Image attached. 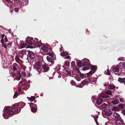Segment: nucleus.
Returning a JSON list of instances; mask_svg holds the SVG:
<instances>
[{
	"label": "nucleus",
	"instance_id": "09e8293b",
	"mask_svg": "<svg viewBox=\"0 0 125 125\" xmlns=\"http://www.w3.org/2000/svg\"><path fill=\"white\" fill-rule=\"evenodd\" d=\"M2 47H4L5 48H7V45L6 43H5L4 44H2Z\"/></svg>",
	"mask_w": 125,
	"mask_h": 125
},
{
	"label": "nucleus",
	"instance_id": "423d86ee",
	"mask_svg": "<svg viewBox=\"0 0 125 125\" xmlns=\"http://www.w3.org/2000/svg\"><path fill=\"white\" fill-rule=\"evenodd\" d=\"M15 72L16 73L15 78L17 80H20L21 77V75L20 73V71H19Z\"/></svg>",
	"mask_w": 125,
	"mask_h": 125
},
{
	"label": "nucleus",
	"instance_id": "6e6d98bb",
	"mask_svg": "<svg viewBox=\"0 0 125 125\" xmlns=\"http://www.w3.org/2000/svg\"><path fill=\"white\" fill-rule=\"evenodd\" d=\"M1 42L2 43V44H4V41L3 39H1Z\"/></svg>",
	"mask_w": 125,
	"mask_h": 125
},
{
	"label": "nucleus",
	"instance_id": "6ab92c4d",
	"mask_svg": "<svg viewBox=\"0 0 125 125\" xmlns=\"http://www.w3.org/2000/svg\"><path fill=\"white\" fill-rule=\"evenodd\" d=\"M31 101L32 102L35 99V96H31V97H27V98Z\"/></svg>",
	"mask_w": 125,
	"mask_h": 125
},
{
	"label": "nucleus",
	"instance_id": "39448f33",
	"mask_svg": "<svg viewBox=\"0 0 125 125\" xmlns=\"http://www.w3.org/2000/svg\"><path fill=\"white\" fill-rule=\"evenodd\" d=\"M42 66V63L39 62H36L33 65V67L36 69L39 70L40 69Z\"/></svg>",
	"mask_w": 125,
	"mask_h": 125
},
{
	"label": "nucleus",
	"instance_id": "f8f14e48",
	"mask_svg": "<svg viewBox=\"0 0 125 125\" xmlns=\"http://www.w3.org/2000/svg\"><path fill=\"white\" fill-rule=\"evenodd\" d=\"M90 65V62L89 60H87L84 62L82 64V66H89Z\"/></svg>",
	"mask_w": 125,
	"mask_h": 125
},
{
	"label": "nucleus",
	"instance_id": "cd10ccee",
	"mask_svg": "<svg viewBox=\"0 0 125 125\" xmlns=\"http://www.w3.org/2000/svg\"><path fill=\"white\" fill-rule=\"evenodd\" d=\"M82 64V63L81 62L78 61L77 62V65L79 67H81V65Z\"/></svg>",
	"mask_w": 125,
	"mask_h": 125
},
{
	"label": "nucleus",
	"instance_id": "f3484780",
	"mask_svg": "<svg viewBox=\"0 0 125 125\" xmlns=\"http://www.w3.org/2000/svg\"><path fill=\"white\" fill-rule=\"evenodd\" d=\"M101 96L103 98H107L110 97V95L105 94H103L101 95Z\"/></svg>",
	"mask_w": 125,
	"mask_h": 125
},
{
	"label": "nucleus",
	"instance_id": "412c9836",
	"mask_svg": "<svg viewBox=\"0 0 125 125\" xmlns=\"http://www.w3.org/2000/svg\"><path fill=\"white\" fill-rule=\"evenodd\" d=\"M107 105V104L105 103H104L101 105V107L102 109H104L106 108Z\"/></svg>",
	"mask_w": 125,
	"mask_h": 125
},
{
	"label": "nucleus",
	"instance_id": "6e6552de",
	"mask_svg": "<svg viewBox=\"0 0 125 125\" xmlns=\"http://www.w3.org/2000/svg\"><path fill=\"white\" fill-rule=\"evenodd\" d=\"M124 124L123 120L121 118L116 121V125H123Z\"/></svg>",
	"mask_w": 125,
	"mask_h": 125
},
{
	"label": "nucleus",
	"instance_id": "0eeeda50",
	"mask_svg": "<svg viewBox=\"0 0 125 125\" xmlns=\"http://www.w3.org/2000/svg\"><path fill=\"white\" fill-rule=\"evenodd\" d=\"M15 104L16 105V107L20 108L21 109V108H23L25 106V104L23 102H21Z\"/></svg>",
	"mask_w": 125,
	"mask_h": 125
},
{
	"label": "nucleus",
	"instance_id": "de8ad7c7",
	"mask_svg": "<svg viewBox=\"0 0 125 125\" xmlns=\"http://www.w3.org/2000/svg\"><path fill=\"white\" fill-rule=\"evenodd\" d=\"M71 64L72 66H74L75 64V62L74 61H73L71 62Z\"/></svg>",
	"mask_w": 125,
	"mask_h": 125
},
{
	"label": "nucleus",
	"instance_id": "7ed1b4c3",
	"mask_svg": "<svg viewBox=\"0 0 125 125\" xmlns=\"http://www.w3.org/2000/svg\"><path fill=\"white\" fill-rule=\"evenodd\" d=\"M27 52H28L27 56L31 59V62L33 63L34 62H35L36 61L35 57V54L29 50H27Z\"/></svg>",
	"mask_w": 125,
	"mask_h": 125
},
{
	"label": "nucleus",
	"instance_id": "f704fd0d",
	"mask_svg": "<svg viewBox=\"0 0 125 125\" xmlns=\"http://www.w3.org/2000/svg\"><path fill=\"white\" fill-rule=\"evenodd\" d=\"M26 50H22L20 52V53H21L22 55L24 54L25 51Z\"/></svg>",
	"mask_w": 125,
	"mask_h": 125
},
{
	"label": "nucleus",
	"instance_id": "2f4dec72",
	"mask_svg": "<svg viewBox=\"0 0 125 125\" xmlns=\"http://www.w3.org/2000/svg\"><path fill=\"white\" fill-rule=\"evenodd\" d=\"M21 74L22 76L24 77H25L26 76V73L24 71H22L21 72Z\"/></svg>",
	"mask_w": 125,
	"mask_h": 125
},
{
	"label": "nucleus",
	"instance_id": "603ef678",
	"mask_svg": "<svg viewBox=\"0 0 125 125\" xmlns=\"http://www.w3.org/2000/svg\"><path fill=\"white\" fill-rule=\"evenodd\" d=\"M114 110H117L119 109V108L117 107H113Z\"/></svg>",
	"mask_w": 125,
	"mask_h": 125
},
{
	"label": "nucleus",
	"instance_id": "4468645a",
	"mask_svg": "<svg viewBox=\"0 0 125 125\" xmlns=\"http://www.w3.org/2000/svg\"><path fill=\"white\" fill-rule=\"evenodd\" d=\"M46 58L47 61L49 62H51L52 63H53L54 62L53 59L52 57H50L49 56H47Z\"/></svg>",
	"mask_w": 125,
	"mask_h": 125
},
{
	"label": "nucleus",
	"instance_id": "13d9d810",
	"mask_svg": "<svg viewBox=\"0 0 125 125\" xmlns=\"http://www.w3.org/2000/svg\"><path fill=\"white\" fill-rule=\"evenodd\" d=\"M4 39L6 41V42H8V40L7 39V38L6 36H5Z\"/></svg>",
	"mask_w": 125,
	"mask_h": 125
},
{
	"label": "nucleus",
	"instance_id": "37998d69",
	"mask_svg": "<svg viewBox=\"0 0 125 125\" xmlns=\"http://www.w3.org/2000/svg\"><path fill=\"white\" fill-rule=\"evenodd\" d=\"M17 95L18 93L17 92H16L14 95V96L13 97V98H15L17 97Z\"/></svg>",
	"mask_w": 125,
	"mask_h": 125
},
{
	"label": "nucleus",
	"instance_id": "338daca9",
	"mask_svg": "<svg viewBox=\"0 0 125 125\" xmlns=\"http://www.w3.org/2000/svg\"><path fill=\"white\" fill-rule=\"evenodd\" d=\"M60 52H61L62 51V48H60Z\"/></svg>",
	"mask_w": 125,
	"mask_h": 125
},
{
	"label": "nucleus",
	"instance_id": "ddd939ff",
	"mask_svg": "<svg viewBox=\"0 0 125 125\" xmlns=\"http://www.w3.org/2000/svg\"><path fill=\"white\" fill-rule=\"evenodd\" d=\"M111 102L113 104H117L119 103V101L115 98L113 99L112 100H111Z\"/></svg>",
	"mask_w": 125,
	"mask_h": 125
},
{
	"label": "nucleus",
	"instance_id": "aec40b11",
	"mask_svg": "<svg viewBox=\"0 0 125 125\" xmlns=\"http://www.w3.org/2000/svg\"><path fill=\"white\" fill-rule=\"evenodd\" d=\"M46 54L52 57L54 56V54L53 52L52 51V50L50 52H48Z\"/></svg>",
	"mask_w": 125,
	"mask_h": 125
},
{
	"label": "nucleus",
	"instance_id": "4d7b16f0",
	"mask_svg": "<svg viewBox=\"0 0 125 125\" xmlns=\"http://www.w3.org/2000/svg\"><path fill=\"white\" fill-rule=\"evenodd\" d=\"M19 10V9L18 8H15L14 9V11L16 12H18Z\"/></svg>",
	"mask_w": 125,
	"mask_h": 125
},
{
	"label": "nucleus",
	"instance_id": "f03ea898",
	"mask_svg": "<svg viewBox=\"0 0 125 125\" xmlns=\"http://www.w3.org/2000/svg\"><path fill=\"white\" fill-rule=\"evenodd\" d=\"M16 104H15L13 105L12 108L13 109H14V112H13L10 109H8L7 108H6L5 110L7 111V113L8 114L10 115H14V114H17L19 113L21 109L19 108L16 107Z\"/></svg>",
	"mask_w": 125,
	"mask_h": 125
},
{
	"label": "nucleus",
	"instance_id": "4c0bfd02",
	"mask_svg": "<svg viewBox=\"0 0 125 125\" xmlns=\"http://www.w3.org/2000/svg\"><path fill=\"white\" fill-rule=\"evenodd\" d=\"M71 84L73 85L76 86V84L73 81H71Z\"/></svg>",
	"mask_w": 125,
	"mask_h": 125
},
{
	"label": "nucleus",
	"instance_id": "bf43d9fd",
	"mask_svg": "<svg viewBox=\"0 0 125 125\" xmlns=\"http://www.w3.org/2000/svg\"><path fill=\"white\" fill-rule=\"evenodd\" d=\"M122 113L125 116V109L123 110L122 111Z\"/></svg>",
	"mask_w": 125,
	"mask_h": 125
},
{
	"label": "nucleus",
	"instance_id": "c85d7f7f",
	"mask_svg": "<svg viewBox=\"0 0 125 125\" xmlns=\"http://www.w3.org/2000/svg\"><path fill=\"white\" fill-rule=\"evenodd\" d=\"M90 68V66H85L83 68V71H85L88 70Z\"/></svg>",
	"mask_w": 125,
	"mask_h": 125
},
{
	"label": "nucleus",
	"instance_id": "864d4df0",
	"mask_svg": "<svg viewBox=\"0 0 125 125\" xmlns=\"http://www.w3.org/2000/svg\"><path fill=\"white\" fill-rule=\"evenodd\" d=\"M70 58V56L69 55H68L67 56H66L65 57V58L66 59H69Z\"/></svg>",
	"mask_w": 125,
	"mask_h": 125
},
{
	"label": "nucleus",
	"instance_id": "79ce46f5",
	"mask_svg": "<svg viewBox=\"0 0 125 125\" xmlns=\"http://www.w3.org/2000/svg\"><path fill=\"white\" fill-rule=\"evenodd\" d=\"M30 105L31 107H34V105H36V104H34L32 103H31L30 104Z\"/></svg>",
	"mask_w": 125,
	"mask_h": 125
},
{
	"label": "nucleus",
	"instance_id": "a18cd8bd",
	"mask_svg": "<svg viewBox=\"0 0 125 125\" xmlns=\"http://www.w3.org/2000/svg\"><path fill=\"white\" fill-rule=\"evenodd\" d=\"M16 75V73H13L12 75V76L13 77V78H15V77Z\"/></svg>",
	"mask_w": 125,
	"mask_h": 125
},
{
	"label": "nucleus",
	"instance_id": "a878e982",
	"mask_svg": "<svg viewBox=\"0 0 125 125\" xmlns=\"http://www.w3.org/2000/svg\"><path fill=\"white\" fill-rule=\"evenodd\" d=\"M105 93L106 94L109 95L110 96L112 95V93L111 91L109 90H108L105 92Z\"/></svg>",
	"mask_w": 125,
	"mask_h": 125
},
{
	"label": "nucleus",
	"instance_id": "7c9ffc66",
	"mask_svg": "<svg viewBox=\"0 0 125 125\" xmlns=\"http://www.w3.org/2000/svg\"><path fill=\"white\" fill-rule=\"evenodd\" d=\"M118 106L119 107L121 108H124L125 107L124 105L122 104H119L118 105Z\"/></svg>",
	"mask_w": 125,
	"mask_h": 125
},
{
	"label": "nucleus",
	"instance_id": "49530a36",
	"mask_svg": "<svg viewBox=\"0 0 125 125\" xmlns=\"http://www.w3.org/2000/svg\"><path fill=\"white\" fill-rule=\"evenodd\" d=\"M92 100L93 101L95 100H96V98L94 96H92Z\"/></svg>",
	"mask_w": 125,
	"mask_h": 125
},
{
	"label": "nucleus",
	"instance_id": "a19ab883",
	"mask_svg": "<svg viewBox=\"0 0 125 125\" xmlns=\"http://www.w3.org/2000/svg\"><path fill=\"white\" fill-rule=\"evenodd\" d=\"M6 44L7 47H10L11 46V43H7Z\"/></svg>",
	"mask_w": 125,
	"mask_h": 125
},
{
	"label": "nucleus",
	"instance_id": "e433bc0d",
	"mask_svg": "<svg viewBox=\"0 0 125 125\" xmlns=\"http://www.w3.org/2000/svg\"><path fill=\"white\" fill-rule=\"evenodd\" d=\"M25 81L24 80V79H23V81H20V83H21L22 85H24L25 84Z\"/></svg>",
	"mask_w": 125,
	"mask_h": 125
},
{
	"label": "nucleus",
	"instance_id": "f257e3e1",
	"mask_svg": "<svg viewBox=\"0 0 125 125\" xmlns=\"http://www.w3.org/2000/svg\"><path fill=\"white\" fill-rule=\"evenodd\" d=\"M27 40L26 43H23L21 46V48L24 47L27 44L28 45L26 47V49H32L35 48L37 45L38 47H40L42 45V43H41L40 40V42H37L33 40L29 37H27Z\"/></svg>",
	"mask_w": 125,
	"mask_h": 125
},
{
	"label": "nucleus",
	"instance_id": "1a4fd4ad",
	"mask_svg": "<svg viewBox=\"0 0 125 125\" xmlns=\"http://www.w3.org/2000/svg\"><path fill=\"white\" fill-rule=\"evenodd\" d=\"M104 114L107 116H109L112 114L111 110L108 109H105L104 110Z\"/></svg>",
	"mask_w": 125,
	"mask_h": 125
},
{
	"label": "nucleus",
	"instance_id": "680f3d73",
	"mask_svg": "<svg viewBox=\"0 0 125 125\" xmlns=\"http://www.w3.org/2000/svg\"><path fill=\"white\" fill-rule=\"evenodd\" d=\"M5 35L4 34H3L1 35V37L2 38L1 39H3V38L5 36Z\"/></svg>",
	"mask_w": 125,
	"mask_h": 125
},
{
	"label": "nucleus",
	"instance_id": "e2e57ef3",
	"mask_svg": "<svg viewBox=\"0 0 125 125\" xmlns=\"http://www.w3.org/2000/svg\"><path fill=\"white\" fill-rule=\"evenodd\" d=\"M21 90V88H19L18 89V91L19 92H20Z\"/></svg>",
	"mask_w": 125,
	"mask_h": 125
},
{
	"label": "nucleus",
	"instance_id": "c9c22d12",
	"mask_svg": "<svg viewBox=\"0 0 125 125\" xmlns=\"http://www.w3.org/2000/svg\"><path fill=\"white\" fill-rule=\"evenodd\" d=\"M65 65L66 66H69V61H66L65 62Z\"/></svg>",
	"mask_w": 125,
	"mask_h": 125
},
{
	"label": "nucleus",
	"instance_id": "c03bdc74",
	"mask_svg": "<svg viewBox=\"0 0 125 125\" xmlns=\"http://www.w3.org/2000/svg\"><path fill=\"white\" fill-rule=\"evenodd\" d=\"M13 69L14 71H17V69L16 67L15 66H14L13 67Z\"/></svg>",
	"mask_w": 125,
	"mask_h": 125
},
{
	"label": "nucleus",
	"instance_id": "bb28decb",
	"mask_svg": "<svg viewBox=\"0 0 125 125\" xmlns=\"http://www.w3.org/2000/svg\"><path fill=\"white\" fill-rule=\"evenodd\" d=\"M15 60L16 62L19 63V61L20 58L19 57L17 56V55H16L15 58Z\"/></svg>",
	"mask_w": 125,
	"mask_h": 125
},
{
	"label": "nucleus",
	"instance_id": "dca6fc26",
	"mask_svg": "<svg viewBox=\"0 0 125 125\" xmlns=\"http://www.w3.org/2000/svg\"><path fill=\"white\" fill-rule=\"evenodd\" d=\"M113 70L115 72H119V67L118 66H116L113 67Z\"/></svg>",
	"mask_w": 125,
	"mask_h": 125
},
{
	"label": "nucleus",
	"instance_id": "69168bd1",
	"mask_svg": "<svg viewBox=\"0 0 125 125\" xmlns=\"http://www.w3.org/2000/svg\"><path fill=\"white\" fill-rule=\"evenodd\" d=\"M115 74L116 75H120V74H119V73H115Z\"/></svg>",
	"mask_w": 125,
	"mask_h": 125
},
{
	"label": "nucleus",
	"instance_id": "72a5a7b5",
	"mask_svg": "<svg viewBox=\"0 0 125 125\" xmlns=\"http://www.w3.org/2000/svg\"><path fill=\"white\" fill-rule=\"evenodd\" d=\"M118 60L119 61H125V59L124 58L120 57L118 58Z\"/></svg>",
	"mask_w": 125,
	"mask_h": 125
},
{
	"label": "nucleus",
	"instance_id": "5fc2aeb1",
	"mask_svg": "<svg viewBox=\"0 0 125 125\" xmlns=\"http://www.w3.org/2000/svg\"><path fill=\"white\" fill-rule=\"evenodd\" d=\"M94 120L95 121L96 124L97 125H98V124H99V123L97 121V119L96 118H94Z\"/></svg>",
	"mask_w": 125,
	"mask_h": 125
},
{
	"label": "nucleus",
	"instance_id": "0e129e2a",
	"mask_svg": "<svg viewBox=\"0 0 125 125\" xmlns=\"http://www.w3.org/2000/svg\"><path fill=\"white\" fill-rule=\"evenodd\" d=\"M90 74H91V75H92L93 74V72H90L89 73Z\"/></svg>",
	"mask_w": 125,
	"mask_h": 125
},
{
	"label": "nucleus",
	"instance_id": "393cba45",
	"mask_svg": "<svg viewBox=\"0 0 125 125\" xmlns=\"http://www.w3.org/2000/svg\"><path fill=\"white\" fill-rule=\"evenodd\" d=\"M119 64L120 66L123 67L125 69V62H120Z\"/></svg>",
	"mask_w": 125,
	"mask_h": 125
},
{
	"label": "nucleus",
	"instance_id": "c756f323",
	"mask_svg": "<svg viewBox=\"0 0 125 125\" xmlns=\"http://www.w3.org/2000/svg\"><path fill=\"white\" fill-rule=\"evenodd\" d=\"M109 87L111 89H113L115 88V86L114 85L110 84Z\"/></svg>",
	"mask_w": 125,
	"mask_h": 125
},
{
	"label": "nucleus",
	"instance_id": "473e14b6",
	"mask_svg": "<svg viewBox=\"0 0 125 125\" xmlns=\"http://www.w3.org/2000/svg\"><path fill=\"white\" fill-rule=\"evenodd\" d=\"M92 68L93 70H96L97 67L96 66H92Z\"/></svg>",
	"mask_w": 125,
	"mask_h": 125
},
{
	"label": "nucleus",
	"instance_id": "5701e85b",
	"mask_svg": "<svg viewBox=\"0 0 125 125\" xmlns=\"http://www.w3.org/2000/svg\"><path fill=\"white\" fill-rule=\"evenodd\" d=\"M31 108V111L33 113H35L37 111V108L34 107H32Z\"/></svg>",
	"mask_w": 125,
	"mask_h": 125
},
{
	"label": "nucleus",
	"instance_id": "a211bd4d",
	"mask_svg": "<svg viewBox=\"0 0 125 125\" xmlns=\"http://www.w3.org/2000/svg\"><path fill=\"white\" fill-rule=\"evenodd\" d=\"M87 84H88V81L87 79H85L82 81L81 82L82 85H83V86Z\"/></svg>",
	"mask_w": 125,
	"mask_h": 125
},
{
	"label": "nucleus",
	"instance_id": "9b49d317",
	"mask_svg": "<svg viewBox=\"0 0 125 125\" xmlns=\"http://www.w3.org/2000/svg\"><path fill=\"white\" fill-rule=\"evenodd\" d=\"M113 116L115 118L116 121L121 119L120 115L117 113H114L113 115Z\"/></svg>",
	"mask_w": 125,
	"mask_h": 125
},
{
	"label": "nucleus",
	"instance_id": "ea45409f",
	"mask_svg": "<svg viewBox=\"0 0 125 125\" xmlns=\"http://www.w3.org/2000/svg\"><path fill=\"white\" fill-rule=\"evenodd\" d=\"M80 76L81 78H83V77H84V74L80 72Z\"/></svg>",
	"mask_w": 125,
	"mask_h": 125
},
{
	"label": "nucleus",
	"instance_id": "58836bf2",
	"mask_svg": "<svg viewBox=\"0 0 125 125\" xmlns=\"http://www.w3.org/2000/svg\"><path fill=\"white\" fill-rule=\"evenodd\" d=\"M76 87H79V88H82L83 87V85H82L81 84H79L78 85H77L76 86Z\"/></svg>",
	"mask_w": 125,
	"mask_h": 125
},
{
	"label": "nucleus",
	"instance_id": "774afa93",
	"mask_svg": "<svg viewBox=\"0 0 125 125\" xmlns=\"http://www.w3.org/2000/svg\"><path fill=\"white\" fill-rule=\"evenodd\" d=\"M88 31H89L87 29L86 30V32L87 33V32H88Z\"/></svg>",
	"mask_w": 125,
	"mask_h": 125
},
{
	"label": "nucleus",
	"instance_id": "8fccbe9b",
	"mask_svg": "<svg viewBox=\"0 0 125 125\" xmlns=\"http://www.w3.org/2000/svg\"><path fill=\"white\" fill-rule=\"evenodd\" d=\"M120 102L122 103H123L124 101V99L120 98Z\"/></svg>",
	"mask_w": 125,
	"mask_h": 125
},
{
	"label": "nucleus",
	"instance_id": "4be33fe9",
	"mask_svg": "<svg viewBox=\"0 0 125 125\" xmlns=\"http://www.w3.org/2000/svg\"><path fill=\"white\" fill-rule=\"evenodd\" d=\"M118 81L121 83L125 82V78H120Z\"/></svg>",
	"mask_w": 125,
	"mask_h": 125
},
{
	"label": "nucleus",
	"instance_id": "3c124183",
	"mask_svg": "<svg viewBox=\"0 0 125 125\" xmlns=\"http://www.w3.org/2000/svg\"><path fill=\"white\" fill-rule=\"evenodd\" d=\"M66 72L67 73L69 74V75L71 74V72L70 71L68 70H66Z\"/></svg>",
	"mask_w": 125,
	"mask_h": 125
},
{
	"label": "nucleus",
	"instance_id": "052dcab7",
	"mask_svg": "<svg viewBox=\"0 0 125 125\" xmlns=\"http://www.w3.org/2000/svg\"><path fill=\"white\" fill-rule=\"evenodd\" d=\"M110 73L109 70H107V74L108 75H110Z\"/></svg>",
	"mask_w": 125,
	"mask_h": 125
},
{
	"label": "nucleus",
	"instance_id": "b1692460",
	"mask_svg": "<svg viewBox=\"0 0 125 125\" xmlns=\"http://www.w3.org/2000/svg\"><path fill=\"white\" fill-rule=\"evenodd\" d=\"M68 53L66 51L63 52L61 53V56H66L68 55Z\"/></svg>",
	"mask_w": 125,
	"mask_h": 125
},
{
	"label": "nucleus",
	"instance_id": "20e7f679",
	"mask_svg": "<svg viewBox=\"0 0 125 125\" xmlns=\"http://www.w3.org/2000/svg\"><path fill=\"white\" fill-rule=\"evenodd\" d=\"M41 50L44 51L46 54L48 52L51 51L52 49L50 46L48 45H44L42 47Z\"/></svg>",
	"mask_w": 125,
	"mask_h": 125
},
{
	"label": "nucleus",
	"instance_id": "9d476101",
	"mask_svg": "<svg viewBox=\"0 0 125 125\" xmlns=\"http://www.w3.org/2000/svg\"><path fill=\"white\" fill-rule=\"evenodd\" d=\"M42 68L44 72H47L49 70V67L47 64H45L42 65Z\"/></svg>",
	"mask_w": 125,
	"mask_h": 125
},
{
	"label": "nucleus",
	"instance_id": "2eb2a0df",
	"mask_svg": "<svg viewBox=\"0 0 125 125\" xmlns=\"http://www.w3.org/2000/svg\"><path fill=\"white\" fill-rule=\"evenodd\" d=\"M96 101V103L98 105L100 104L103 102V100L100 98H98Z\"/></svg>",
	"mask_w": 125,
	"mask_h": 125
}]
</instances>
